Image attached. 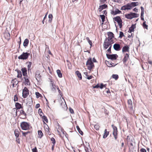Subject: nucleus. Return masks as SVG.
Masks as SVG:
<instances>
[{"label": "nucleus", "instance_id": "nucleus-8", "mask_svg": "<svg viewBox=\"0 0 152 152\" xmlns=\"http://www.w3.org/2000/svg\"><path fill=\"white\" fill-rule=\"evenodd\" d=\"M112 127L113 129V134L115 140L117 138V127L113 124Z\"/></svg>", "mask_w": 152, "mask_h": 152}, {"label": "nucleus", "instance_id": "nucleus-2", "mask_svg": "<svg viewBox=\"0 0 152 152\" xmlns=\"http://www.w3.org/2000/svg\"><path fill=\"white\" fill-rule=\"evenodd\" d=\"M139 15L134 13L131 12L129 14L125 15V17L128 19H131L134 18H137L139 16Z\"/></svg>", "mask_w": 152, "mask_h": 152}, {"label": "nucleus", "instance_id": "nucleus-14", "mask_svg": "<svg viewBox=\"0 0 152 152\" xmlns=\"http://www.w3.org/2000/svg\"><path fill=\"white\" fill-rule=\"evenodd\" d=\"M107 65L109 67H114L117 64H115L112 63L111 61H106V62Z\"/></svg>", "mask_w": 152, "mask_h": 152}, {"label": "nucleus", "instance_id": "nucleus-26", "mask_svg": "<svg viewBox=\"0 0 152 152\" xmlns=\"http://www.w3.org/2000/svg\"><path fill=\"white\" fill-rule=\"evenodd\" d=\"M104 132V134L103 137V138H105L107 137L109 134V132H107L106 129H105Z\"/></svg>", "mask_w": 152, "mask_h": 152}, {"label": "nucleus", "instance_id": "nucleus-33", "mask_svg": "<svg viewBox=\"0 0 152 152\" xmlns=\"http://www.w3.org/2000/svg\"><path fill=\"white\" fill-rule=\"evenodd\" d=\"M57 126H58V129L59 130H60L61 131L63 132L64 134V132L66 133L65 132H64V129L62 128V127L58 123H57Z\"/></svg>", "mask_w": 152, "mask_h": 152}, {"label": "nucleus", "instance_id": "nucleus-25", "mask_svg": "<svg viewBox=\"0 0 152 152\" xmlns=\"http://www.w3.org/2000/svg\"><path fill=\"white\" fill-rule=\"evenodd\" d=\"M123 6L124 7V10H130L131 9V8L130 7L129 3H128L126 5H125Z\"/></svg>", "mask_w": 152, "mask_h": 152}, {"label": "nucleus", "instance_id": "nucleus-46", "mask_svg": "<svg viewBox=\"0 0 152 152\" xmlns=\"http://www.w3.org/2000/svg\"><path fill=\"white\" fill-rule=\"evenodd\" d=\"M94 128L96 130H98L99 128V126L98 124H96L94 126Z\"/></svg>", "mask_w": 152, "mask_h": 152}, {"label": "nucleus", "instance_id": "nucleus-45", "mask_svg": "<svg viewBox=\"0 0 152 152\" xmlns=\"http://www.w3.org/2000/svg\"><path fill=\"white\" fill-rule=\"evenodd\" d=\"M30 133V131H28L27 132H24L23 131H22V133L23 134V136H24V137L26 136V135L28 133Z\"/></svg>", "mask_w": 152, "mask_h": 152}, {"label": "nucleus", "instance_id": "nucleus-22", "mask_svg": "<svg viewBox=\"0 0 152 152\" xmlns=\"http://www.w3.org/2000/svg\"><path fill=\"white\" fill-rule=\"evenodd\" d=\"M136 27L135 25L132 24L130 27L129 28L128 32L131 33L134 31V29Z\"/></svg>", "mask_w": 152, "mask_h": 152}, {"label": "nucleus", "instance_id": "nucleus-39", "mask_svg": "<svg viewBox=\"0 0 152 152\" xmlns=\"http://www.w3.org/2000/svg\"><path fill=\"white\" fill-rule=\"evenodd\" d=\"M99 16L101 18L102 22H104L105 20V16L104 15H100Z\"/></svg>", "mask_w": 152, "mask_h": 152}, {"label": "nucleus", "instance_id": "nucleus-19", "mask_svg": "<svg viewBox=\"0 0 152 152\" xmlns=\"http://www.w3.org/2000/svg\"><path fill=\"white\" fill-rule=\"evenodd\" d=\"M21 70L22 71L23 75V76H27V69L26 68H22L21 69Z\"/></svg>", "mask_w": 152, "mask_h": 152}, {"label": "nucleus", "instance_id": "nucleus-29", "mask_svg": "<svg viewBox=\"0 0 152 152\" xmlns=\"http://www.w3.org/2000/svg\"><path fill=\"white\" fill-rule=\"evenodd\" d=\"M15 71H16L18 73V75L17 77L18 78H20L22 76V75L21 74V72L18 70H15Z\"/></svg>", "mask_w": 152, "mask_h": 152}, {"label": "nucleus", "instance_id": "nucleus-53", "mask_svg": "<svg viewBox=\"0 0 152 152\" xmlns=\"http://www.w3.org/2000/svg\"><path fill=\"white\" fill-rule=\"evenodd\" d=\"M18 100V98L17 95H15L14 96V102H16Z\"/></svg>", "mask_w": 152, "mask_h": 152}, {"label": "nucleus", "instance_id": "nucleus-44", "mask_svg": "<svg viewBox=\"0 0 152 152\" xmlns=\"http://www.w3.org/2000/svg\"><path fill=\"white\" fill-rule=\"evenodd\" d=\"M86 39L88 41L89 44L91 46V47L92 44V42L90 40L89 38L88 37H87L86 38Z\"/></svg>", "mask_w": 152, "mask_h": 152}, {"label": "nucleus", "instance_id": "nucleus-12", "mask_svg": "<svg viewBox=\"0 0 152 152\" xmlns=\"http://www.w3.org/2000/svg\"><path fill=\"white\" fill-rule=\"evenodd\" d=\"M35 77L36 79L38 81H39L41 79V76L40 75V74L38 71L36 72Z\"/></svg>", "mask_w": 152, "mask_h": 152}, {"label": "nucleus", "instance_id": "nucleus-13", "mask_svg": "<svg viewBox=\"0 0 152 152\" xmlns=\"http://www.w3.org/2000/svg\"><path fill=\"white\" fill-rule=\"evenodd\" d=\"M127 103L128 105V107L131 109H133V103L131 99H129L127 101Z\"/></svg>", "mask_w": 152, "mask_h": 152}, {"label": "nucleus", "instance_id": "nucleus-30", "mask_svg": "<svg viewBox=\"0 0 152 152\" xmlns=\"http://www.w3.org/2000/svg\"><path fill=\"white\" fill-rule=\"evenodd\" d=\"M14 134L16 138H18L20 132L18 129H16L14 131Z\"/></svg>", "mask_w": 152, "mask_h": 152}, {"label": "nucleus", "instance_id": "nucleus-61", "mask_svg": "<svg viewBox=\"0 0 152 152\" xmlns=\"http://www.w3.org/2000/svg\"><path fill=\"white\" fill-rule=\"evenodd\" d=\"M140 151L141 152H146V150L143 148H141Z\"/></svg>", "mask_w": 152, "mask_h": 152}, {"label": "nucleus", "instance_id": "nucleus-3", "mask_svg": "<svg viewBox=\"0 0 152 152\" xmlns=\"http://www.w3.org/2000/svg\"><path fill=\"white\" fill-rule=\"evenodd\" d=\"M29 123L26 122H22L20 124V127L23 130H27L29 128Z\"/></svg>", "mask_w": 152, "mask_h": 152}, {"label": "nucleus", "instance_id": "nucleus-43", "mask_svg": "<svg viewBox=\"0 0 152 152\" xmlns=\"http://www.w3.org/2000/svg\"><path fill=\"white\" fill-rule=\"evenodd\" d=\"M121 13V12L118 9H116L115 10V14L116 15L118 14H120Z\"/></svg>", "mask_w": 152, "mask_h": 152}, {"label": "nucleus", "instance_id": "nucleus-38", "mask_svg": "<svg viewBox=\"0 0 152 152\" xmlns=\"http://www.w3.org/2000/svg\"><path fill=\"white\" fill-rule=\"evenodd\" d=\"M42 118L44 122L45 121L46 123L48 122V120L47 119V117L46 116H45V115H43L42 117ZM44 123H45V122H44Z\"/></svg>", "mask_w": 152, "mask_h": 152}, {"label": "nucleus", "instance_id": "nucleus-6", "mask_svg": "<svg viewBox=\"0 0 152 152\" xmlns=\"http://www.w3.org/2000/svg\"><path fill=\"white\" fill-rule=\"evenodd\" d=\"M106 55L108 59L112 60H115L118 57V56L116 54H106Z\"/></svg>", "mask_w": 152, "mask_h": 152}, {"label": "nucleus", "instance_id": "nucleus-54", "mask_svg": "<svg viewBox=\"0 0 152 152\" xmlns=\"http://www.w3.org/2000/svg\"><path fill=\"white\" fill-rule=\"evenodd\" d=\"M112 46V45H110L109 47V48L107 50V51L110 53H111V49Z\"/></svg>", "mask_w": 152, "mask_h": 152}, {"label": "nucleus", "instance_id": "nucleus-31", "mask_svg": "<svg viewBox=\"0 0 152 152\" xmlns=\"http://www.w3.org/2000/svg\"><path fill=\"white\" fill-rule=\"evenodd\" d=\"M113 20L118 23L121 19L120 16H117L113 18Z\"/></svg>", "mask_w": 152, "mask_h": 152}, {"label": "nucleus", "instance_id": "nucleus-17", "mask_svg": "<svg viewBox=\"0 0 152 152\" xmlns=\"http://www.w3.org/2000/svg\"><path fill=\"white\" fill-rule=\"evenodd\" d=\"M107 5L106 4H103L101 5H100L99 6V7L98 9L99 11L101 12L103 9L107 8Z\"/></svg>", "mask_w": 152, "mask_h": 152}, {"label": "nucleus", "instance_id": "nucleus-36", "mask_svg": "<svg viewBox=\"0 0 152 152\" xmlns=\"http://www.w3.org/2000/svg\"><path fill=\"white\" fill-rule=\"evenodd\" d=\"M53 15L52 14H50L49 15H48V18H49V19L48 20V21L50 23L52 20V19H53Z\"/></svg>", "mask_w": 152, "mask_h": 152}, {"label": "nucleus", "instance_id": "nucleus-21", "mask_svg": "<svg viewBox=\"0 0 152 152\" xmlns=\"http://www.w3.org/2000/svg\"><path fill=\"white\" fill-rule=\"evenodd\" d=\"M129 149L130 151H132V152H135L136 150V147L135 146V145H134L133 146H130Z\"/></svg>", "mask_w": 152, "mask_h": 152}, {"label": "nucleus", "instance_id": "nucleus-59", "mask_svg": "<svg viewBox=\"0 0 152 152\" xmlns=\"http://www.w3.org/2000/svg\"><path fill=\"white\" fill-rule=\"evenodd\" d=\"M47 14H46L44 18H43V20H42V23L43 24H44V20H45V19L46 18H47Z\"/></svg>", "mask_w": 152, "mask_h": 152}, {"label": "nucleus", "instance_id": "nucleus-7", "mask_svg": "<svg viewBox=\"0 0 152 152\" xmlns=\"http://www.w3.org/2000/svg\"><path fill=\"white\" fill-rule=\"evenodd\" d=\"M29 94V91L28 89L25 87L23 90L22 96L24 98L27 97Z\"/></svg>", "mask_w": 152, "mask_h": 152}, {"label": "nucleus", "instance_id": "nucleus-50", "mask_svg": "<svg viewBox=\"0 0 152 152\" xmlns=\"http://www.w3.org/2000/svg\"><path fill=\"white\" fill-rule=\"evenodd\" d=\"M38 113L40 116H42V114H43L42 110L41 109H39L38 110Z\"/></svg>", "mask_w": 152, "mask_h": 152}, {"label": "nucleus", "instance_id": "nucleus-20", "mask_svg": "<svg viewBox=\"0 0 152 152\" xmlns=\"http://www.w3.org/2000/svg\"><path fill=\"white\" fill-rule=\"evenodd\" d=\"M130 7L131 8L132 7H134L138 6L139 5L138 2H132L131 4H129Z\"/></svg>", "mask_w": 152, "mask_h": 152}, {"label": "nucleus", "instance_id": "nucleus-1", "mask_svg": "<svg viewBox=\"0 0 152 152\" xmlns=\"http://www.w3.org/2000/svg\"><path fill=\"white\" fill-rule=\"evenodd\" d=\"M86 65L87 66L88 69L91 70L94 66V65L92 60L91 58H89L86 63Z\"/></svg>", "mask_w": 152, "mask_h": 152}, {"label": "nucleus", "instance_id": "nucleus-40", "mask_svg": "<svg viewBox=\"0 0 152 152\" xmlns=\"http://www.w3.org/2000/svg\"><path fill=\"white\" fill-rule=\"evenodd\" d=\"M38 134L39 137L40 138H41L43 135V133L41 130H39L38 131Z\"/></svg>", "mask_w": 152, "mask_h": 152}, {"label": "nucleus", "instance_id": "nucleus-5", "mask_svg": "<svg viewBox=\"0 0 152 152\" xmlns=\"http://www.w3.org/2000/svg\"><path fill=\"white\" fill-rule=\"evenodd\" d=\"M113 43V42H111L107 40V39L105 40L104 44H103V47L104 49H106L108 48L109 47L110 45Z\"/></svg>", "mask_w": 152, "mask_h": 152}, {"label": "nucleus", "instance_id": "nucleus-35", "mask_svg": "<svg viewBox=\"0 0 152 152\" xmlns=\"http://www.w3.org/2000/svg\"><path fill=\"white\" fill-rule=\"evenodd\" d=\"M112 77L115 80H117L118 78V75L113 74L112 75Z\"/></svg>", "mask_w": 152, "mask_h": 152}, {"label": "nucleus", "instance_id": "nucleus-28", "mask_svg": "<svg viewBox=\"0 0 152 152\" xmlns=\"http://www.w3.org/2000/svg\"><path fill=\"white\" fill-rule=\"evenodd\" d=\"M15 106L16 108L17 109H19L22 108V106L21 104L18 102H16L15 103Z\"/></svg>", "mask_w": 152, "mask_h": 152}, {"label": "nucleus", "instance_id": "nucleus-64", "mask_svg": "<svg viewBox=\"0 0 152 152\" xmlns=\"http://www.w3.org/2000/svg\"><path fill=\"white\" fill-rule=\"evenodd\" d=\"M19 39H20V41L18 42V43L19 45H20H20L21 43V37H19Z\"/></svg>", "mask_w": 152, "mask_h": 152}, {"label": "nucleus", "instance_id": "nucleus-4", "mask_svg": "<svg viewBox=\"0 0 152 152\" xmlns=\"http://www.w3.org/2000/svg\"><path fill=\"white\" fill-rule=\"evenodd\" d=\"M30 54L28 52H23L20 56L18 57V58L19 59L25 60L28 58Z\"/></svg>", "mask_w": 152, "mask_h": 152}, {"label": "nucleus", "instance_id": "nucleus-58", "mask_svg": "<svg viewBox=\"0 0 152 152\" xmlns=\"http://www.w3.org/2000/svg\"><path fill=\"white\" fill-rule=\"evenodd\" d=\"M140 8H141V13L144 14V9L143 7H140Z\"/></svg>", "mask_w": 152, "mask_h": 152}, {"label": "nucleus", "instance_id": "nucleus-60", "mask_svg": "<svg viewBox=\"0 0 152 152\" xmlns=\"http://www.w3.org/2000/svg\"><path fill=\"white\" fill-rule=\"evenodd\" d=\"M55 85H53L52 83V88H51L52 91H54L55 90Z\"/></svg>", "mask_w": 152, "mask_h": 152}, {"label": "nucleus", "instance_id": "nucleus-23", "mask_svg": "<svg viewBox=\"0 0 152 152\" xmlns=\"http://www.w3.org/2000/svg\"><path fill=\"white\" fill-rule=\"evenodd\" d=\"M75 73L79 80H81L82 79V76L80 72L78 71H77Z\"/></svg>", "mask_w": 152, "mask_h": 152}, {"label": "nucleus", "instance_id": "nucleus-55", "mask_svg": "<svg viewBox=\"0 0 152 152\" xmlns=\"http://www.w3.org/2000/svg\"><path fill=\"white\" fill-rule=\"evenodd\" d=\"M32 152H38L37 148L35 147L34 148L32 149Z\"/></svg>", "mask_w": 152, "mask_h": 152}, {"label": "nucleus", "instance_id": "nucleus-11", "mask_svg": "<svg viewBox=\"0 0 152 152\" xmlns=\"http://www.w3.org/2000/svg\"><path fill=\"white\" fill-rule=\"evenodd\" d=\"M114 49L116 51H119L121 49V47L119 44L115 43L113 46Z\"/></svg>", "mask_w": 152, "mask_h": 152}, {"label": "nucleus", "instance_id": "nucleus-32", "mask_svg": "<svg viewBox=\"0 0 152 152\" xmlns=\"http://www.w3.org/2000/svg\"><path fill=\"white\" fill-rule=\"evenodd\" d=\"M56 72L57 73L58 76L59 77L61 78L62 77V74L60 70L58 69L56 71Z\"/></svg>", "mask_w": 152, "mask_h": 152}, {"label": "nucleus", "instance_id": "nucleus-48", "mask_svg": "<svg viewBox=\"0 0 152 152\" xmlns=\"http://www.w3.org/2000/svg\"><path fill=\"white\" fill-rule=\"evenodd\" d=\"M106 84L104 85L103 83H102L100 84V86H99V87L101 89H102L103 87H106Z\"/></svg>", "mask_w": 152, "mask_h": 152}, {"label": "nucleus", "instance_id": "nucleus-42", "mask_svg": "<svg viewBox=\"0 0 152 152\" xmlns=\"http://www.w3.org/2000/svg\"><path fill=\"white\" fill-rule=\"evenodd\" d=\"M32 64V62H29L28 64V70L29 71L31 69V67Z\"/></svg>", "mask_w": 152, "mask_h": 152}, {"label": "nucleus", "instance_id": "nucleus-62", "mask_svg": "<svg viewBox=\"0 0 152 152\" xmlns=\"http://www.w3.org/2000/svg\"><path fill=\"white\" fill-rule=\"evenodd\" d=\"M93 77V76L91 75L90 76H88H88H87V79L88 80H90Z\"/></svg>", "mask_w": 152, "mask_h": 152}, {"label": "nucleus", "instance_id": "nucleus-16", "mask_svg": "<svg viewBox=\"0 0 152 152\" xmlns=\"http://www.w3.org/2000/svg\"><path fill=\"white\" fill-rule=\"evenodd\" d=\"M4 37L7 41L10 39V34L9 32H6L4 33Z\"/></svg>", "mask_w": 152, "mask_h": 152}, {"label": "nucleus", "instance_id": "nucleus-57", "mask_svg": "<svg viewBox=\"0 0 152 152\" xmlns=\"http://www.w3.org/2000/svg\"><path fill=\"white\" fill-rule=\"evenodd\" d=\"M144 14L141 13V19L143 21L144 20L143 16Z\"/></svg>", "mask_w": 152, "mask_h": 152}, {"label": "nucleus", "instance_id": "nucleus-56", "mask_svg": "<svg viewBox=\"0 0 152 152\" xmlns=\"http://www.w3.org/2000/svg\"><path fill=\"white\" fill-rule=\"evenodd\" d=\"M70 112L72 114L74 113L73 110L70 107L69 109Z\"/></svg>", "mask_w": 152, "mask_h": 152}, {"label": "nucleus", "instance_id": "nucleus-63", "mask_svg": "<svg viewBox=\"0 0 152 152\" xmlns=\"http://www.w3.org/2000/svg\"><path fill=\"white\" fill-rule=\"evenodd\" d=\"M99 84H97L96 85H95V86H93L94 88H99Z\"/></svg>", "mask_w": 152, "mask_h": 152}, {"label": "nucleus", "instance_id": "nucleus-15", "mask_svg": "<svg viewBox=\"0 0 152 152\" xmlns=\"http://www.w3.org/2000/svg\"><path fill=\"white\" fill-rule=\"evenodd\" d=\"M24 79L25 80V83L27 85H30V83L29 80L28 79V76H24L23 77Z\"/></svg>", "mask_w": 152, "mask_h": 152}, {"label": "nucleus", "instance_id": "nucleus-18", "mask_svg": "<svg viewBox=\"0 0 152 152\" xmlns=\"http://www.w3.org/2000/svg\"><path fill=\"white\" fill-rule=\"evenodd\" d=\"M129 47L128 46H124L122 48V52H129Z\"/></svg>", "mask_w": 152, "mask_h": 152}, {"label": "nucleus", "instance_id": "nucleus-37", "mask_svg": "<svg viewBox=\"0 0 152 152\" xmlns=\"http://www.w3.org/2000/svg\"><path fill=\"white\" fill-rule=\"evenodd\" d=\"M142 26L144 28H146L147 29H148V26L146 24L145 21H144V22H143L142 24Z\"/></svg>", "mask_w": 152, "mask_h": 152}, {"label": "nucleus", "instance_id": "nucleus-49", "mask_svg": "<svg viewBox=\"0 0 152 152\" xmlns=\"http://www.w3.org/2000/svg\"><path fill=\"white\" fill-rule=\"evenodd\" d=\"M124 36L123 33L122 31H120L119 33V38H121L122 37Z\"/></svg>", "mask_w": 152, "mask_h": 152}, {"label": "nucleus", "instance_id": "nucleus-41", "mask_svg": "<svg viewBox=\"0 0 152 152\" xmlns=\"http://www.w3.org/2000/svg\"><path fill=\"white\" fill-rule=\"evenodd\" d=\"M118 23L119 25V28H121L122 27V20H121L119 21L118 22Z\"/></svg>", "mask_w": 152, "mask_h": 152}, {"label": "nucleus", "instance_id": "nucleus-9", "mask_svg": "<svg viewBox=\"0 0 152 152\" xmlns=\"http://www.w3.org/2000/svg\"><path fill=\"white\" fill-rule=\"evenodd\" d=\"M107 35L108 37L107 39V40L111 42H113V40H112L113 38L114 37V35L113 33L111 32H109L107 33Z\"/></svg>", "mask_w": 152, "mask_h": 152}, {"label": "nucleus", "instance_id": "nucleus-10", "mask_svg": "<svg viewBox=\"0 0 152 152\" xmlns=\"http://www.w3.org/2000/svg\"><path fill=\"white\" fill-rule=\"evenodd\" d=\"M124 57L122 61L124 64H125L129 58V54L128 53H126L124 54Z\"/></svg>", "mask_w": 152, "mask_h": 152}, {"label": "nucleus", "instance_id": "nucleus-51", "mask_svg": "<svg viewBox=\"0 0 152 152\" xmlns=\"http://www.w3.org/2000/svg\"><path fill=\"white\" fill-rule=\"evenodd\" d=\"M20 113L21 115H24L25 117L26 116V114L23 110H20Z\"/></svg>", "mask_w": 152, "mask_h": 152}, {"label": "nucleus", "instance_id": "nucleus-24", "mask_svg": "<svg viewBox=\"0 0 152 152\" xmlns=\"http://www.w3.org/2000/svg\"><path fill=\"white\" fill-rule=\"evenodd\" d=\"M29 40L27 39H25L23 43V45L24 46L26 47H27L28 44Z\"/></svg>", "mask_w": 152, "mask_h": 152}, {"label": "nucleus", "instance_id": "nucleus-34", "mask_svg": "<svg viewBox=\"0 0 152 152\" xmlns=\"http://www.w3.org/2000/svg\"><path fill=\"white\" fill-rule=\"evenodd\" d=\"M76 128H77V131H78L79 133L81 135H83V132L80 130V129L79 126H76Z\"/></svg>", "mask_w": 152, "mask_h": 152}, {"label": "nucleus", "instance_id": "nucleus-27", "mask_svg": "<svg viewBox=\"0 0 152 152\" xmlns=\"http://www.w3.org/2000/svg\"><path fill=\"white\" fill-rule=\"evenodd\" d=\"M11 83H14L16 85H18V83L19 81H17V79L15 78L13 79L12 80L11 82Z\"/></svg>", "mask_w": 152, "mask_h": 152}, {"label": "nucleus", "instance_id": "nucleus-47", "mask_svg": "<svg viewBox=\"0 0 152 152\" xmlns=\"http://www.w3.org/2000/svg\"><path fill=\"white\" fill-rule=\"evenodd\" d=\"M51 140L52 142V143H53V145H55V143H56V140L53 137H52L51 138Z\"/></svg>", "mask_w": 152, "mask_h": 152}, {"label": "nucleus", "instance_id": "nucleus-52", "mask_svg": "<svg viewBox=\"0 0 152 152\" xmlns=\"http://www.w3.org/2000/svg\"><path fill=\"white\" fill-rule=\"evenodd\" d=\"M35 94L37 98H39L41 95V94H40L38 92H36Z\"/></svg>", "mask_w": 152, "mask_h": 152}]
</instances>
